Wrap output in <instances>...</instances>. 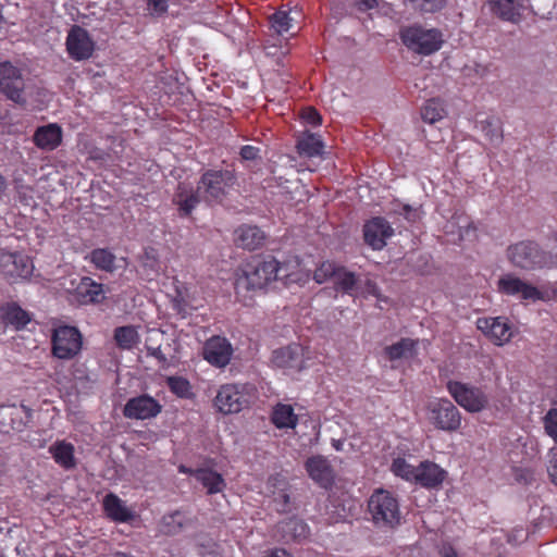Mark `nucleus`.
<instances>
[{
  "instance_id": "nucleus-1",
  "label": "nucleus",
  "mask_w": 557,
  "mask_h": 557,
  "mask_svg": "<svg viewBox=\"0 0 557 557\" xmlns=\"http://www.w3.org/2000/svg\"><path fill=\"white\" fill-rule=\"evenodd\" d=\"M507 258L513 267L524 271L552 269L557 264L555 255L529 239L510 245L507 248Z\"/></svg>"
},
{
  "instance_id": "nucleus-2",
  "label": "nucleus",
  "mask_w": 557,
  "mask_h": 557,
  "mask_svg": "<svg viewBox=\"0 0 557 557\" xmlns=\"http://www.w3.org/2000/svg\"><path fill=\"white\" fill-rule=\"evenodd\" d=\"M280 263L273 257L256 258L248 262L235 281L236 294L259 290L278 278Z\"/></svg>"
},
{
  "instance_id": "nucleus-3",
  "label": "nucleus",
  "mask_w": 557,
  "mask_h": 557,
  "mask_svg": "<svg viewBox=\"0 0 557 557\" xmlns=\"http://www.w3.org/2000/svg\"><path fill=\"white\" fill-rule=\"evenodd\" d=\"M368 510L371 521L380 530L391 531L401 524L398 500L387 491H375L368 500Z\"/></svg>"
},
{
  "instance_id": "nucleus-4",
  "label": "nucleus",
  "mask_w": 557,
  "mask_h": 557,
  "mask_svg": "<svg viewBox=\"0 0 557 557\" xmlns=\"http://www.w3.org/2000/svg\"><path fill=\"white\" fill-rule=\"evenodd\" d=\"M236 182L237 177L233 171L207 170L201 174L197 188L202 195L203 202L213 206L222 203Z\"/></svg>"
},
{
  "instance_id": "nucleus-5",
  "label": "nucleus",
  "mask_w": 557,
  "mask_h": 557,
  "mask_svg": "<svg viewBox=\"0 0 557 557\" xmlns=\"http://www.w3.org/2000/svg\"><path fill=\"white\" fill-rule=\"evenodd\" d=\"M399 37L409 50L422 55L435 53L444 44L443 34L440 29L424 28L418 24L403 27Z\"/></svg>"
},
{
  "instance_id": "nucleus-6",
  "label": "nucleus",
  "mask_w": 557,
  "mask_h": 557,
  "mask_svg": "<svg viewBox=\"0 0 557 557\" xmlns=\"http://www.w3.org/2000/svg\"><path fill=\"white\" fill-rule=\"evenodd\" d=\"M446 388L455 401L469 412H480L488 406V397L482 388L449 380Z\"/></svg>"
},
{
  "instance_id": "nucleus-7",
  "label": "nucleus",
  "mask_w": 557,
  "mask_h": 557,
  "mask_svg": "<svg viewBox=\"0 0 557 557\" xmlns=\"http://www.w3.org/2000/svg\"><path fill=\"white\" fill-rule=\"evenodd\" d=\"M251 395L248 387L242 384L222 385L214 398V406L224 414L242 411L250 404Z\"/></svg>"
},
{
  "instance_id": "nucleus-8",
  "label": "nucleus",
  "mask_w": 557,
  "mask_h": 557,
  "mask_svg": "<svg viewBox=\"0 0 557 557\" xmlns=\"http://www.w3.org/2000/svg\"><path fill=\"white\" fill-rule=\"evenodd\" d=\"M430 421L442 431L455 432L461 425V414L458 408L447 398L431 401L428 406Z\"/></svg>"
},
{
  "instance_id": "nucleus-9",
  "label": "nucleus",
  "mask_w": 557,
  "mask_h": 557,
  "mask_svg": "<svg viewBox=\"0 0 557 557\" xmlns=\"http://www.w3.org/2000/svg\"><path fill=\"white\" fill-rule=\"evenodd\" d=\"M25 82L22 72L9 61H0V92L16 104L24 106Z\"/></svg>"
},
{
  "instance_id": "nucleus-10",
  "label": "nucleus",
  "mask_w": 557,
  "mask_h": 557,
  "mask_svg": "<svg viewBox=\"0 0 557 557\" xmlns=\"http://www.w3.org/2000/svg\"><path fill=\"white\" fill-rule=\"evenodd\" d=\"M83 337L75 326L63 325L53 331L52 352L59 359H72L82 349Z\"/></svg>"
},
{
  "instance_id": "nucleus-11",
  "label": "nucleus",
  "mask_w": 557,
  "mask_h": 557,
  "mask_svg": "<svg viewBox=\"0 0 557 557\" xmlns=\"http://www.w3.org/2000/svg\"><path fill=\"white\" fill-rule=\"evenodd\" d=\"M273 537L284 544H301L310 537V528L301 518L289 517L275 524Z\"/></svg>"
},
{
  "instance_id": "nucleus-12",
  "label": "nucleus",
  "mask_w": 557,
  "mask_h": 557,
  "mask_svg": "<svg viewBox=\"0 0 557 557\" xmlns=\"http://www.w3.org/2000/svg\"><path fill=\"white\" fill-rule=\"evenodd\" d=\"M497 288L503 295L516 296L522 300L536 301L543 299L541 290L512 273L499 277Z\"/></svg>"
},
{
  "instance_id": "nucleus-13",
  "label": "nucleus",
  "mask_w": 557,
  "mask_h": 557,
  "mask_svg": "<svg viewBox=\"0 0 557 557\" xmlns=\"http://www.w3.org/2000/svg\"><path fill=\"white\" fill-rule=\"evenodd\" d=\"M162 405L148 394L129 398L123 408V416L132 420H147L157 417Z\"/></svg>"
},
{
  "instance_id": "nucleus-14",
  "label": "nucleus",
  "mask_w": 557,
  "mask_h": 557,
  "mask_svg": "<svg viewBox=\"0 0 557 557\" xmlns=\"http://www.w3.org/2000/svg\"><path fill=\"white\" fill-rule=\"evenodd\" d=\"M95 44L88 32L74 25L66 37V50L69 55L75 61L87 60L92 55Z\"/></svg>"
},
{
  "instance_id": "nucleus-15",
  "label": "nucleus",
  "mask_w": 557,
  "mask_h": 557,
  "mask_svg": "<svg viewBox=\"0 0 557 557\" xmlns=\"http://www.w3.org/2000/svg\"><path fill=\"white\" fill-rule=\"evenodd\" d=\"M33 263L28 257L17 253L0 251V272L9 277H28L33 272Z\"/></svg>"
},
{
  "instance_id": "nucleus-16",
  "label": "nucleus",
  "mask_w": 557,
  "mask_h": 557,
  "mask_svg": "<svg viewBox=\"0 0 557 557\" xmlns=\"http://www.w3.org/2000/svg\"><path fill=\"white\" fill-rule=\"evenodd\" d=\"M305 469L309 478L320 487L330 488L333 485L335 473L326 457L322 455L309 457L305 462Z\"/></svg>"
},
{
  "instance_id": "nucleus-17",
  "label": "nucleus",
  "mask_w": 557,
  "mask_h": 557,
  "mask_svg": "<svg viewBox=\"0 0 557 557\" xmlns=\"http://www.w3.org/2000/svg\"><path fill=\"white\" fill-rule=\"evenodd\" d=\"M394 234L389 223L381 216L373 218L363 226V238L367 245L374 250H381L386 246V239Z\"/></svg>"
},
{
  "instance_id": "nucleus-18",
  "label": "nucleus",
  "mask_w": 557,
  "mask_h": 557,
  "mask_svg": "<svg viewBox=\"0 0 557 557\" xmlns=\"http://www.w3.org/2000/svg\"><path fill=\"white\" fill-rule=\"evenodd\" d=\"M233 354V348L224 337L213 336L207 341L203 347L205 359L219 368L228 364Z\"/></svg>"
},
{
  "instance_id": "nucleus-19",
  "label": "nucleus",
  "mask_w": 557,
  "mask_h": 557,
  "mask_svg": "<svg viewBox=\"0 0 557 557\" xmlns=\"http://www.w3.org/2000/svg\"><path fill=\"white\" fill-rule=\"evenodd\" d=\"M197 525V518L184 510H174L165 513L160 521V532L165 535H177L181 532L194 529Z\"/></svg>"
},
{
  "instance_id": "nucleus-20",
  "label": "nucleus",
  "mask_w": 557,
  "mask_h": 557,
  "mask_svg": "<svg viewBox=\"0 0 557 557\" xmlns=\"http://www.w3.org/2000/svg\"><path fill=\"white\" fill-rule=\"evenodd\" d=\"M268 488L272 493L275 510L280 513L292 511L289 485L284 476L276 474L268 480Z\"/></svg>"
},
{
  "instance_id": "nucleus-21",
  "label": "nucleus",
  "mask_w": 557,
  "mask_h": 557,
  "mask_svg": "<svg viewBox=\"0 0 557 557\" xmlns=\"http://www.w3.org/2000/svg\"><path fill=\"white\" fill-rule=\"evenodd\" d=\"M476 325L480 331L488 335L497 345L508 342L511 337L510 324L502 317L479 319Z\"/></svg>"
},
{
  "instance_id": "nucleus-22",
  "label": "nucleus",
  "mask_w": 557,
  "mask_h": 557,
  "mask_svg": "<svg viewBox=\"0 0 557 557\" xmlns=\"http://www.w3.org/2000/svg\"><path fill=\"white\" fill-rule=\"evenodd\" d=\"M299 345H288L273 351V363L283 369L300 371L304 368V358Z\"/></svg>"
},
{
  "instance_id": "nucleus-23",
  "label": "nucleus",
  "mask_w": 557,
  "mask_h": 557,
  "mask_svg": "<svg viewBox=\"0 0 557 557\" xmlns=\"http://www.w3.org/2000/svg\"><path fill=\"white\" fill-rule=\"evenodd\" d=\"M33 140L39 149L52 151L62 141V128L55 123L40 126L35 131Z\"/></svg>"
},
{
  "instance_id": "nucleus-24",
  "label": "nucleus",
  "mask_w": 557,
  "mask_h": 557,
  "mask_svg": "<svg viewBox=\"0 0 557 557\" xmlns=\"http://www.w3.org/2000/svg\"><path fill=\"white\" fill-rule=\"evenodd\" d=\"M417 478L416 482L417 484H420L423 487L426 488H436L438 487L446 475V471L440 468L436 463L431 461H422L417 467Z\"/></svg>"
},
{
  "instance_id": "nucleus-25",
  "label": "nucleus",
  "mask_w": 557,
  "mask_h": 557,
  "mask_svg": "<svg viewBox=\"0 0 557 557\" xmlns=\"http://www.w3.org/2000/svg\"><path fill=\"white\" fill-rule=\"evenodd\" d=\"M77 299L84 304H100L106 298L103 284L95 282L91 277L84 276L75 289Z\"/></svg>"
},
{
  "instance_id": "nucleus-26",
  "label": "nucleus",
  "mask_w": 557,
  "mask_h": 557,
  "mask_svg": "<svg viewBox=\"0 0 557 557\" xmlns=\"http://www.w3.org/2000/svg\"><path fill=\"white\" fill-rule=\"evenodd\" d=\"M492 13L502 21L518 24L523 5L519 0H488Z\"/></svg>"
},
{
  "instance_id": "nucleus-27",
  "label": "nucleus",
  "mask_w": 557,
  "mask_h": 557,
  "mask_svg": "<svg viewBox=\"0 0 557 557\" xmlns=\"http://www.w3.org/2000/svg\"><path fill=\"white\" fill-rule=\"evenodd\" d=\"M103 509L106 515L114 522H129L135 518L134 511L113 493L104 496Z\"/></svg>"
},
{
  "instance_id": "nucleus-28",
  "label": "nucleus",
  "mask_w": 557,
  "mask_h": 557,
  "mask_svg": "<svg viewBox=\"0 0 557 557\" xmlns=\"http://www.w3.org/2000/svg\"><path fill=\"white\" fill-rule=\"evenodd\" d=\"M0 414L3 419L2 424H8L15 431H23L32 419V410L23 405L3 407Z\"/></svg>"
},
{
  "instance_id": "nucleus-29",
  "label": "nucleus",
  "mask_w": 557,
  "mask_h": 557,
  "mask_svg": "<svg viewBox=\"0 0 557 557\" xmlns=\"http://www.w3.org/2000/svg\"><path fill=\"white\" fill-rule=\"evenodd\" d=\"M264 233L252 225H242L235 231V243L238 247L255 250L262 245Z\"/></svg>"
},
{
  "instance_id": "nucleus-30",
  "label": "nucleus",
  "mask_w": 557,
  "mask_h": 557,
  "mask_svg": "<svg viewBox=\"0 0 557 557\" xmlns=\"http://www.w3.org/2000/svg\"><path fill=\"white\" fill-rule=\"evenodd\" d=\"M173 201L177 205L180 214L182 216H188L191 214L193 210L203 201V198L197 187L195 190L187 191L185 187L180 185Z\"/></svg>"
},
{
  "instance_id": "nucleus-31",
  "label": "nucleus",
  "mask_w": 557,
  "mask_h": 557,
  "mask_svg": "<svg viewBox=\"0 0 557 557\" xmlns=\"http://www.w3.org/2000/svg\"><path fill=\"white\" fill-rule=\"evenodd\" d=\"M193 475L207 488L208 494L221 493L226 486L222 475L211 469H197L193 472Z\"/></svg>"
},
{
  "instance_id": "nucleus-32",
  "label": "nucleus",
  "mask_w": 557,
  "mask_h": 557,
  "mask_svg": "<svg viewBox=\"0 0 557 557\" xmlns=\"http://www.w3.org/2000/svg\"><path fill=\"white\" fill-rule=\"evenodd\" d=\"M417 354V341L405 337L397 343L386 346L384 355L391 360L396 361L400 359L412 358Z\"/></svg>"
},
{
  "instance_id": "nucleus-33",
  "label": "nucleus",
  "mask_w": 557,
  "mask_h": 557,
  "mask_svg": "<svg viewBox=\"0 0 557 557\" xmlns=\"http://www.w3.org/2000/svg\"><path fill=\"white\" fill-rule=\"evenodd\" d=\"M1 314L3 321L14 326L16 330L24 329L30 321V317L27 311L22 309L17 304L11 302L1 307Z\"/></svg>"
},
{
  "instance_id": "nucleus-34",
  "label": "nucleus",
  "mask_w": 557,
  "mask_h": 557,
  "mask_svg": "<svg viewBox=\"0 0 557 557\" xmlns=\"http://www.w3.org/2000/svg\"><path fill=\"white\" fill-rule=\"evenodd\" d=\"M55 462L64 469H73L76 466L74 457V446L64 441L57 442L49 448Z\"/></svg>"
},
{
  "instance_id": "nucleus-35",
  "label": "nucleus",
  "mask_w": 557,
  "mask_h": 557,
  "mask_svg": "<svg viewBox=\"0 0 557 557\" xmlns=\"http://www.w3.org/2000/svg\"><path fill=\"white\" fill-rule=\"evenodd\" d=\"M323 147L320 136L311 133L305 134L296 145L298 153L308 158L321 156Z\"/></svg>"
},
{
  "instance_id": "nucleus-36",
  "label": "nucleus",
  "mask_w": 557,
  "mask_h": 557,
  "mask_svg": "<svg viewBox=\"0 0 557 557\" xmlns=\"http://www.w3.org/2000/svg\"><path fill=\"white\" fill-rule=\"evenodd\" d=\"M476 128H479L492 144L502 143L503 128L502 123L497 117H487L485 120L478 121Z\"/></svg>"
},
{
  "instance_id": "nucleus-37",
  "label": "nucleus",
  "mask_w": 557,
  "mask_h": 557,
  "mask_svg": "<svg viewBox=\"0 0 557 557\" xmlns=\"http://www.w3.org/2000/svg\"><path fill=\"white\" fill-rule=\"evenodd\" d=\"M297 416L288 405H278L275 407L272 414V422L278 429L295 428L297 424Z\"/></svg>"
},
{
  "instance_id": "nucleus-38",
  "label": "nucleus",
  "mask_w": 557,
  "mask_h": 557,
  "mask_svg": "<svg viewBox=\"0 0 557 557\" xmlns=\"http://www.w3.org/2000/svg\"><path fill=\"white\" fill-rule=\"evenodd\" d=\"M114 339L122 349H132L139 339L136 329L132 325L119 326L114 330Z\"/></svg>"
},
{
  "instance_id": "nucleus-39",
  "label": "nucleus",
  "mask_w": 557,
  "mask_h": 557,
  "mask_svg": "<svg viewBox=\"0 0 557 557\" xmlns=\"http://www.w3.org/2000/svg\"><path fill=\"white\" fill-rule=\"evenodd\" d=\"M90 261L99 270L113 272L115 270V256L106 248H97L90 252Z\"/></svg>"
},
{
  "instance_id": "nucleus-40",
  "label": "nucleus",
  "mask_w": 557,
  "mask_h": 557,
  "mask_svg": "<svg viewBox=\"0 0 557 557\" xmlns=\"http://www.w3.org/2000/svg\"><path fill=\"white\" fill-rule=\"evenodd\" d=\"M445 115V110L442 103L436 99L426 101L424 107L421 109V117L424 122L434 124L442 120Z\"/></svg>"
},
{
  "instance_id": "nucleus-41",
  "label": "nucleus",
  "mask_w": 557,
  "mask_h": 557,
  "mask_svg": "<svg viewBox=\"0 0 557 557\" xmlns=\"http://www.w3.org/2000/svg\"><path fill=\"white\" fill-rule=\"evenodd\" d=\"M334 284L337 290H342L343 293L346 294H351L356 287L357 278L355 273L349 272L344 268H339L335 275Z\"/></svg>"
},
{
  "instance_id": "nucleus-42",
  "label": "nucleus",
  "mask_w": 557,
  "mask_h": 557,
  "mask_svg": "<svg viewBox=\"0 0 557 557\" xmlns=\"http://www.w3.org/2000/svg\"><path fill=\"white\" fill-rule=\"evenodd\" d=\"M410 7L420 13H436L442 11L447 0H405Z\"/></svg>"
},
{
  "instance_id": "nucleus-43",
  "label": "nucleus",
  "mask_w": 557,
  "mask_h": 557,
  "mask_svg": "<svg viewBox=\"0 0 557 557\" xmlns=\"http://www.w3.org/2000/svg\"><path fill=\"white\" fill-rule=\"evenodd\" d=\"M532 9L541 18H555L557 16V0H534Z\"/></svg>"
},
{
  "instance_id": "nucleus-44",
  "label": "nucleus",
  "mask_w": 557,
  "mask_h": 557,
  "mask_svg": "<svg viewBox=\"0 0 557 557\" xmlns=\"http://www.w3.org/2000/svg\"><path fill=\"white\" fill-rule=\"evenodd\" d=\"M393 472L407 481L416 482L417 467L409 465L404 458H397L392 465Z\"/></svg>"
},
{
  "instance_id": "nucleus-45",
  "label": "nucleus",
  "mask_w": 557,
  "mask_h": 557,
  "mask_svg": "<svg viewBox=\"0 0 557 557\" xmlns=\"http://www.w3.org/2000/svg\"><path fill=\"white\" fill-rule=\"evenodd\" d=\"M170 391L181 398H187L191 395L189 382L182 376L168 377Z\"/></svg>"
},
{
  "instance_id": "nucleus-46",
  "label": "nucleus",
  "mask_w": 557,
  "mask_h": 557,
  "mask_svg": "<svg viewBox=\"0 0 557 557\" xmlns=\"http://www.w3.org/2000/svg\"><path fill=\"white\" fill-rule=\"evenodd\" d=\"M293 17L288 12L277 11L271 16L272 27L278 33H287L292 27Z\"/></svg>"
},
{
  "instance_id": "nucleus-47",
  "label": "nucleus",
  "mask_w": 557,
  "mask_h": 557,
  "mask_svg": "<svg viewBox=\"0 0 557 557\" xmlns=\"http://www.w3.org/2000/svg\"><path fill=\"white\" fill-rule=\"evenodd\" d=\"M339 268L330 261L322 262L321 265L314 271L313 278L317 283L322 284L329 278H335Z\"/></svg>"
},
{
  "instance_id": "nucleus-48",
  "label": "nucleus",
  "mask_w": 557,
  "mask_h": 557,
  "mask_svg": "<svg viewBox=\"0 0 557 557\" xmlns=\"http://www.w3.org/2000/svg\"><path fill=\"white\" fill-rule=\"evenodd\" d=\"M545 431L557 443V409H550L544 418Z\"/></svg>"
},
{
  "instance_id": "nucleus-49",
  "label": "nucleus",
  "mask_w": 557,
  "mask_h": 557,
  "mask_svg": "<svg viewBox=\"0 0 557 557\" xmlns=\"http://www.w3.org/2000/svg\"><path fill=\"white\" fill-rule=\"evenodd\" d=\"M143 267L153 272L159 269L157 252L153 248L146 249L143 256Z\"/></svg>"
},
{
  "instance_id": "nucleus-50",
  "label": "nucleus",
  "mask_w": 557,
  "mask_h": 557,
  "mask_svg": "<svg viewBox=\"0 0 557 557\" xmlns=\"http://www.w3.org/2000/svg\"><path fill=\"white\" fill-rule=\"evenodd\" d=\"M547 472L550 481L557 485V447L549 450Z\"/></svg>"
},
{
  "instance_id": "nucleus-51",
  "label": "nucleus",
  "mask_w": 557,
  "mask_h": 557,
  "mask_svg": "<svg viewBox=\"0 0 557 557\" xmlns=\"http://www.w3.org/2000/svg\"><path fill=\"white\" fill-rule=\"evenodd\" d=\"M301 117L313 126L321 124L322 117L314 108H307L302 111Z\"/></svg>"
},
{
  "instance_id": "nucleus-52",
  "label": "nucleus",
  "mask_w": 557,
  "mask_h": 557,
  "mask_svg": "<svg viewBox=\"0 0 557 557\" xmlns=\"http://www.w3.org/2000/svg\"><path fill=\"white\" fill-rule=\"evenodd\" d=\"M239 154L243 160L253 161L260 158V149L255 146L246 145L240 148Z\"/></svg>"
},
{
  "instance_id": "nucleus-53",
  "label": "nucleus",
  "mask_w": 557,
  "mask_h": 557,
  "mask_svg": "<svg viewBox=\"0 0 557 557\" xmlns=\"http://www.w3.org/2000/svg\"><path fill=\"white\" fill-rule=\"evenodd\" d=\"M147 4L149 10L157 15H162L168 11L166 0H148Z\"/></svg>"
},
{
  "instance_id": "nucleus-54",
  "label": "nucleus",
  "mask_w": 557,
  "mask_h": 557,
  "mask_svg": "<svg viewBox=\"0 0 557 557\" xmlns=\"http://www.w3.org/2000/svg\"><path fill=\"white\" fill-rule=\"evenodd\" d=\"M147 351H148V355L149 356H152L154 357L156 359L159 360V362L161 363H165L166 362V357L165 355L162 352L161 350V347L158 346V347H151V346H147Z\"/></svg>"
},
{
  "instance_id": "nucleus-55",
  "label": "nucleus",
  "mask_w": 557,
  "mask_h": 557,
  "mask_svg": "<svg viewBox=\"0 0 557 557\" xmlns=\"http://www.w3.org/2000/svg\"><path fill=\"white\" fill-rule=\"evenodd\" d=\"M355 4L360 11H367V10L375 8L377 5V1L376 0H355Z\"/></svg>"
},
{
  "instance_id": "nucleus-56",
  "label": "nucleus",
  "mask_w": 557,
  "mask_h": 557,
  "mask_svg": "<svg viewBox=\"0 0 557 557\" xmlns=\"http://www.w3.org/2000/svg\"><path fill=\"white\" fill-rule=\"evenodd\" d=\"M89 156H90V159L95 160V161H106L107 157H108V154L103 150L98 149V148L92 149L89 152Z\"/></svg>"
},
{
  "instance_id": "nucleus-57",
  "label": "nucleus",
  "mask_w": 557,
  "mask_h": 557,
  "mask_svg": "<svg viewBox=\"0 0 557 557\" xmlns=\"http://www.w3.org/2000/svg\"><path fill=\"white\" fill-rule=\"evenodd\" d=\"M267 557H292L287 550L283 548H274L272 549Z\"/></svg>"
},
{
  "instance_id": "nucleus-58",
  "label": "nucleus",
  "mask_w": 557,
  "mask_h": 557,
  "mask_svg": "<svg viewBox=\"0 0 557 557\" xmlns=\"http://www.w3.org/2000/svg\"><path fill=\"white\" fill-rule=\"evenodd\" d=\"M441 554L443 557H458L457 552L451 546H444Z\"/></svg>"
},
{
  "instance_id": "nucleus-59",
  "label": "nucleus",
  "mask_w": 557,
  "mask_h": 557,
  "mask_svg": "<svg viewBox=\"0 0 557 557\" xmlns=\"http://www.w3.org/2000/svg\"><path fill=\"white\" fill-rule=\"evenodd\" d=\"M5 186H7V181H5V178L0 174V194L4 191Z\"/></svg>"
},
{
  "instance_id": "nucleus-60",
  "label": "nucleus",
  "mask_w": 557,
  "mask_h": 557,
  "mask_svg": "<svg viewBox=\"0 0 557 557\" xmlns=\"http://www.w3.org/2000/svg\"><path fill=\"white\" fill-rule=\"evenodd\" d=\"M75 380H76L77 383L78 382H83V381H87V382L90 381L88 375H86V376H76Z\"/></svg>"
},
{
  "instance_id": "nucleus-61",
  "label": "nucleus",
  "mask_w": 557,
  "mask_h": 557,
  "mask_svg": "<svg viewBox=\"0 0 557 557\" xmlns=\"http://www.w3.org/2000/svg\"><path fill=\"white\" fill-rule=\"evenodd\" d=\"M180 472H183V473H188V472H190V473L193 474V472H194V471H190V470L186 469L184 466H181V467H180Z\"/></svg>"
},
{
  "instance_id": "nucleus-62",
  "label": "nucleus",
  "mask_w": 557,
  "mask_h": 557,
  "mask_svg": "<svg viewBox=\"0 0 557 557\" xmlns=\"http://www.w3.org/2000/svg\"><path fill=\"white\" fill-rule=\"evenodd\" d=\"M113 557H132L125 553H116Z\"/></svg>"
},
{
  "instance_id": "nucleus-63",
  "label": "nucleus",
  "mask_w": 557,
  "mask_h": 557,
  "mask_svg": "<svg viewBox=\"0 0 557 557\" xmlns=\"http://www.w3.org/2000/svg\"><path fill=\"white\" fill-rule=\"evenodd\" d=\"M405 210H407V211H408L407 219H409V220H410V219H411V216H410V213H411L410 208H409L408 206H405Z\"/></svg>"
},
{
  "instance_id": "nucleus-64",
  "label": "nucleus",
  "mask_w": 557,
  "mask_h": 557,
  "mask_svg": "<svg viewBox=\"0 0 557 557\" xmlns=\"http://www.w3.org/2000/svg\"><path fill=\"white\" fill-rule=\"evenodd\" d=\"M55 557H72V556H69L66 554H57Z\"/></svg>"
}]
</instances>
